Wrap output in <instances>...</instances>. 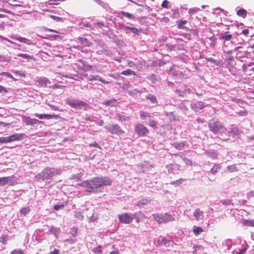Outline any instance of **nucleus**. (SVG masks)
<instances>
[{
  "label": "nucleus",
  "mask_w": 254,
  "mask_h": 254,
  "mask_svg": "<svg viewBox=\"0 0 254 254\" xmlns=\"http://www.w3.org/2000/svg\"><path fill=\"white\" fill-rule=\"evenodd\" d=\"M111 180L108 177H95L91 180H86L78 185L84 188V191L90 193L102 192L104 187L110 186Z\"/></svg>",
  "instance_id": "obj_1"
},
{
  "label": "nucleus",
  "mask_w": 254,
  "mask_h": 254,
  "mask_svg": "<svg viewBox=\"0 0 254 254\" xmlns=\"http://www.w3.org/2000/svg\"><path fill=\"white\" fill-rule=\"evenodd\" d=\"M209 129L213 133L219 135L220 138L223 141H227L229 140V137L223 136L224 133H227V129L223 127L221 123L217 120L210 121L208 123Z\"/></svg>",
  "instance_id": "obj_2"
},
{
  "label": "nucleus",
  "mask_w": 254,
  "mask_h": 254,
  "mask_svg": "<svg viewBox=\"0 0 254 254\" xmlns=\"http://www.w3.org/2000/svg\"><path fill=\"white\" fill-rule=\"evenodd\" d=\"M62 172V171L60 168H46L40 173L38 174L36 177L42 180L50 179L53 176L61 175Z\"/></svg>",
  "instance_id": "obj_3"
},
{
  "label": "nucleus",
  "mask_w": 254,
  "mask_h": 254,
  "mask_svg": "<svg viewBox=\"0 0 254 254\" xmlns=\"http://www.w3.org/2000/svg\"><path fill=\"white\" fill-rule=\"evenodd\" d=\"M153 218L158 223H167L174 220L173 217L168 213L152 214Z\"/></svg>",
  "instance_id": "obj_4"
},
{
  "label": "nucleus",
  "mask_w": 254,
  "mask_h": 254,
  "mask_svg": "<svg viewBox=\"0 0 254 254\" xmlns=\"http://www.w3.org/2000/svg\"><path fill=\"white\" fill-rule=\"evenodd\" d=\"M66 102L71 107L78 109H81L86 105L85 103L78 99L67 98Z\"/></svg>",
  "instance_id": "obj_5"
},
{
  "label": "nucleus",
  "mask_w": 254,
  "mask_h": 254,
  "mask_svg": "<svg viewBox=\"0 0 254 254\" xmlns=\"http://www.w3.org/2000/svg\"><path fill=\"white\" fill-rule=\"evenodd\" d=\"M111 133L115 134H121L124 133V131L118 125H109L104 127Z\"/></svg>",
  "instance_id": "obj_6"
},
{
  "label": "nucleus",
  "mask_w": 254,
  "mask_h": 254,
  "mask_svg": "<svg viewBox=\"0 0 254 254\" xmlns=\"http://www.w3.org/2000/svg\"><path fill=\"white\" fill-rule=\"evenodd\" d=\"M16 183V179L13 176L0 178V185L4 186L8 185L13 186Z\"/></svg>",
  "instance_id": "obj_7"
},
{
  "label": "nucleus",
  "mask_w": 254,
  "mask_h": 254,
  "mask_svg": "<svg viewBox=\"0 0 254 254\" xmlns=\"http://www.w3.org/2000/svg\"><path fill=\"white\" fill-rule=\"evenodd\" d=\"M133 216L131 214L123 213L119 215V219L121 223L125 224H129L133 220Z\"/></svg>",
  "instance_id": "obj_8"
},
{
  "label": "nucleus",
  "mask_w": 254,
  "mask_h": 254,
  "mask_svg": "<svg viewBox=\"0 0 254 254\" xmlns=\"http://www.w3.org/2000/svg\"><path fill=\"white\" fill-rule=\"evenodd\" d=\"M135 130L139 136H145L148 132L147 129L140 124H138L135 126Z\"/></svg>",
  "instance_id": "obj_9"
},
{
  "label": "nucleus",
  "mask_w": 254,
  "mask_h": 254,
  "mask_svg": "<svg viewBox=\"0 0 254 254\" xmlns=\"http://www.w3.org/2000/svg\"><path fill=\"white\" fill-rule=\"evenodd\" d=\"M193 216L197 221H203L205 217L204 212L199 208L195 209L193 213Z\"/></svg>",
  "instance_id": "obj_10"
},
{
  "label": "nucleus",
  "mask_w": 254,
  "mask_h": 254,
  "mask_svg": "<svg viewBox=\"0 0 254 254\" xmlns=\"http://www.w3.org/2000/svg\"><path fill=\"white\" fill-rule=\"evenodd\" d=\"M24 136V134L15 133L10 136L5 137L6 143L10 142L16 140H20L22 139Z\"/></svg>",
  "instance_id": "obj_11"
},
{
  "label": "nucleus",
  "mask_w": 254,
  "mask_h": 254,
  "mask_svg": "<svg viewBox=\"0 0 254 254\" xmlns=\"http://www.w3.org/2000/svg\"><path fill=\"white\" fill-rule=\"evenodd\" d=\"M166 168L168 169L169 173L178 174L180 170V166L178 164H169L166 165Z\"/></svg>",
  "instance_id": "obj_12"
},
{
  "label": "nucleus",
  "mask_w": 254,
  "mask_h": 254,
  "mask_svg": "<svg viewBox=\"0 0 254 254\" xmlns=\"http://www.w3.org/2000/svg\"><path fill=\"white\" fill-rule=\"evenodd\" d=\"M205 105L202 101H196L191 104V108L195 112L204 108Z\"/></svg>",
  "instance_id": "obj_13"
},
{
  "label": "nucleus",
  "mask_w": 254,
  "mask_h": 254,
  "mask_svg": "<svg viewBox=\"0 0 254 254\" xmlns=\"http://www.w3.org/2000/svg\"><path fill=\"white\" fill-rule=\"evenodd\" d=\"M35 81L41 86H46L50 84V81L45 77H36Z\"/></svg>",
  "instance_id": "obj_14"
},
{
  "label": "nucleus",
  "mask_w": 254,
  "mask_h": 254,
  "mask_svg": "<svg viewBox=\"0 0 254 254\" xmlns=\"http://www.w3.org/2000/svg\"><path fill=\"white\" fill-rule=\"evenodd\" d=\"M22 121L25 123L27 125H34L39 122L37 119H31L30 117L25 116L22 117Z\"/></svg>",
  "instance_id": "obj_15"
},
{
  "label": "nucleus",
  "mask_w": 254,
  "mask_h": 254,
  "mask_svg": "<svg viewBox=\"0 0 254 254\" xmlns=\"http://www.w3.org/2000/svg\"><path fill=\"white\" fill-rule=\"evenodd\" d=\"M13 39L21 43H24L29 45L32 44V42L30 40L24 37H22L18 35L14 36L13 37Z\"/></svg>",
  "instance_id": "obj_16"
},
{
  "label": "nucleus",
  "mask_w": 254,
  "mask_h": 254,
  "mask_svg": "<svg viewBox=\"0 0 254 254\" xmlns=\"http://www.w3.org/2000/svg\"><path fill=\"white\" fill-rule=\"evenodd\" d=\"M230 133L233 134L234 137H238L240 135L239 130L237 127H232L231 128L230 131H227V133L224 134H226L227 136H229L228 134H229Z\"/></svg>",
  "instance_id": "obj_17"
},
{
  "label": "nucleus",
  "mask_w": 254,
  "mask_h": 254,
  "mask_svg": "<svg viewBox=\"0 0 254 254\" xmlns=\"http://www.w3.org/2000/svg\"><path fill=\"white\" fill-rule=\"evenodd\" d=\"M88 80H90V81L98 80V81H101V82H102V83H105V84H108V83H110V82H109V81H106V80H104L103 79H102V78H101V77H100L99 76H98V75H97V76L90 75V76L88 77Z\"/></svg>",
  "instance_id": "obj_18"
},
{
  "label": "nucleus",
  "mask_w": 254,
  "mask_h": 254,
  "mask_svg": "<svg viewBox=\"0 0 254 254\" xmlns=\"http://www.w3.org/2000/svg\"><path fill=\"white\" fill-rule=\"evenodd\" d=\"M157 242L159 245H165L166 246H169L170 243H172L171 241L167 240L164 238H162V239H158Z\"/></svg>",
  "instance_id": "obj_19"
},
{
  "label": "nucleus",
  "mask_w": 254,
  "mask_h": 254,
  "mask_svg": "<svg viewBox=\"0 0 254 254\" xmlns=\"http://www.w3.org/2000/svg\"><path fill=\"white\" fill-rule=\"evenodd\" d=\"M34 116L39 118L40 119H46L47 120L53 119L54 117L53 115L49 114H39L37 113L35 114Z\"/></svg>",
  "instance_id": "obj_20"
},
{
  "label": "nucleus",
  "mask_w": 254,
  "mask_h": 254,
  "mask_svg": "<svg viewBox=\"0 0 254 254\" xmlns=\"http://www.w3.org/2000/svg\"><path fill=\"white\" fill-rule=\"evenodd\" d=\"M60 229L59 228L55 227L54 226H51L49 229V231L51 233L55 235L56 238H58V235L60 233Z\"/></svg>",
  "instance_id": "obj_21"
},
{
  "label": "nucleus",
  "mask_w": 254,
  "mask_h": 254,
  "mask_svg": "<svg viewBox=\"0 0 254 254\" xmlns=\"http://www.w3.org/2000/svg\"><path fill=\"white\" fill-rule=\"evenodd\" d=\"M150 200L147 199V198H142L140 200H139L137 202V206H138L139 207H143L144 205H145L147 204L149 202H150Z\"/></svg>",
  "instance_id": "obj_22"
},
{
  "label": "nucleus",
  "mask_w": 254,
  "mask_h": 254,
  "mask_svg": "<svg viewBox=\"0 0 254 254\" xmlns=\"http://www.w3.org/2000/svg\"><path fill=\"white\" fill-rule=\"evenodd\" d=\"M232 37V35L231 34H228V32L220 34V39H223L225 41H229L231 40Z\"/></svg>",
  "instance_id": "obj_23"
},
{
  "label": "nucleus",
  "mask_w": 254,
  "mask_h": 254,
  "mask_svg": "<svg viewBox=\"0 0 254 254\" xmlns=\"http://www.w3.org/2000/svg\"><path fill=\"white\" fill-rule=\"evenodd\" d=\"M203 232L202 228L200 227L193 226V233L195 236H197Z\"/></svg>",
  "instance_id": "obj_24"
},
{
  "label": "nucleus",
  "mask_w": 254,
  "mask_h": 254,
  "mask_svg": "<svg viewBox=\"0 0 254 254\" xmlns=\"http://www.w3.org/2000/svg\"><path fill=\"white\" fill-rule=\"evenodd\" d=\"M146 99L150 101V102L154 104H157V101L156 97L151 94H148L146 96Z\"/></svg>",
  "instance_id": "obj_25"
},
{
  "label": "nucleus",
  "mask_w": 254,
  "mask_h": 254,
  "mask_svg": "<svg viewBox=\"0 0 254 254\" xmlns=\"http://www.w3.org/2000/svg\"><path fill=\"white\" fill-rule=\"evenodd\" d=\"M17 56L22 57L23 59H26L27 60H32L35 61V58L33 56L25 54L19 53L17 55Z\"/></svg>",
  "instance_id": "obj_26"
},
{
  "label": "nucleus",
  "mask_w": 254,
  "mask_h": 254,
  "mask_svg": "<svg viewBox=\"0 0 254 254\" xmlns=\"http://www.w3.org/2000/svg\"><path fill=\"white\" fill-rule=\"evenodd\" d=\"M243 224L247 226L254 227V220L250 219H244Z\"/></svg>",
  "instance_id": "obj_27"
},
{
  "label": "nucleus",
  "mask_w": 254,
  "mask_h": 254,
  "mask_svg": "<svg viewBox=\"0 0 254 254\" xmlns=\"http://www.w3.org/2000/svg\"><path fill=\"white\" fill-rule=\"evenodd\" d=\"M221 169V165L220 164H215L210 170V172L212 174H215Z\"/></svg>",
  "instance_id": "obj_28"
},
{
  "label": "nucleus",
  "mask_w": 254,
  "mask_h": 254,
  "mask_svg": "<svg viewBox=\"0 0 254 254\" xmlns=\"http://www.w3.org/2000/svg\"><path fill=\"white\" fill-rule=\"evenodd\" d=\"M78 40H79V42L83 45H86L88 47H89L91 45V43L88 41L86 38L79 37Z\"/></svg>",
  "instance_id": "obj_29"
},
{
  "label": "nucleus",
  "mask_w": 254,
  "mask_h": 254,
  "mask_svg": "<svg viewBox=\"0 0 254 254\" xmlns=\"http://www.w3.org/2000/svg\"><path fill=\"white\" fill-rule=\"evenodd\" d=\"M237 14L238 16L245 18L247 16V11L245 9L241 8L237 11Z\"/></svg>",
  "instance_id": "obj_30"
},
{
  "label": "nucleus",
  "mask_w": 254,
  "mask_h": 254,
  "mask_svg": "<svg viewBox=\"0 0 254 254\" xmlns=\"http://www.w3.org/2000/svg\"><path fill=\"white\" fill-rule=\"evenodd\" d=\"M228 171L230 173H233L238 171L236 166L235 165H232L228 166L227 167Z\"/></svg>",
  "instance_id": "obj_31"
},
{
  "label": "nucleus",
  "mask_w": 254,
  "mask_h": 254,
  "mask_svg": "<svg viewBox=\"0 0 254 254\" xmlns=\"http://www.w3.org/2000/svg\"><path fill=\"white\" fill-rule=\"evenodd\" d=\"M104 103L106 105L113 106L117 104V102L116 100L113 99L110 100L105 101L104 102Z\"/></svg>",
  "instance_id": "obj_32"
},
{
  "label": "nucleus",
  "mask_w": 254,
  "mask_h": 254,
  "mask_svg": "<svg viewBox=\"0 0 254 254\" xmlns=\"http://www.w3.org/2000/svg\"><path fill=\"white\" fill-rule=\"evenodd\" d=\"M117 117H118V119L122 122L125 121H128L129 120L128 117H127L122 114H119L117 115Z\"/></svg>",
  "instance_id": "obj_33"
},
{
  "label": "nucleus",
  "mask_w": 254,
  "mask_h": 254,
  "mask_svg": "<svg viewBox=\"0 0 254 254\" xmlns=\"http://www.w3.org/2000/svg\"><path fill=\"white\" fill-rule=\"evenodd\" d=\"M74 217L75 218H78L80 220H82L84 218V216L82 215V213L80 211H74Z\"/></svg>",
  "instance_id": "obj_34"
},
{
  "label": "nucleus",
  "mask_w": 254,
  "mask_h": 254,
  "mask_svg": "<svg viewBox=\"0 0 254 254\" xmlns=\"http://www.w3.org/2000/svg\"><path fill=\"white\" fill-rule=\"evenodd\" d=\"M121 74L124 75H134L135 72L133 71L128 69L126 70L123 71L121 72Z\"/></svg>",
  "instance_id": "obj_35"
},
{
  "label": "nucleus",
  "mask_w": 254,
  "mask_h": 254,
  "mask_svg": "<svg viewBox=\"0 0 254 254\" xmlns=\"http://www.w3.org/2000/svg\"><path fill=\"white\" fill-rule=\"evenodd\" d=\"M236 114L239 116L245 117L248 115V112L245 109H243L240 111L236 112Z\"/></svg>",
  "instance_id": "obj_36"
},
{
  "label": "nucleus",
  "mask_w": 254,
  "mask_h": 254,
  "mask_svg": "<svg viewBox=\"0 0 254 254\" xmlns=\"http://www.w3.org/2000/svg\"><path fill=\"white\" fill-rule=\"evenodd\" d=\"M127 30H129L131 32L135 34L138 35L139 34V30L135 27L128 26Z\"/></svg>",
  "instance_id": "obj_37"
},
{
  "label": "nucleus",
  "mask_w": 254,
  "mask_h": 254,
  "mask_svg": "<svg viewBox=\"0 0 254 254\" xmlns=\"http://www.w3.org/2000/svg\"><path fill=\"white\" fill-rule=\"evenodd\" d=\"M79 25L81 28H83V27H84L89 28L90 29H91V30H93L94 29V27H93L92 25H89L88 23L84 22H81Z\"/></svg>",
  "instance_id": "obj_38"
},
{
  "label": "nucleus",
  "mask_w": 254,
  "mask_h": 254,
  "mask_svg": "<svg viewBox=\"0 0 254 254\" xmlns=\"http://www.w3.org/2000/svg\"><path fill=\"white\" fill-rule=\"evenodd\" d=\"M121 14L129 19H131L134 18V16L131 13H129L127 12H125V11H122Z\"/></svg>",
  "instance_id": "obj_39"
},
{
  "label": "nucleus",
  "mask_w": 254,
  "mask_h": 254,
  "mask_svg": "<svg viewBox=\"0 0 254 254\" xmlns=\"http://www.w3.org/2000/svg\"><path fill=\"white\" fill-rule=\"evenodd\" d=\"M8 235H2L0 237V242L3 243L4 244H6L7 241L8 240Z\"/></svg>",
  "instance_id": "obj_40"
},
{
  "label": "nucleus",
  "mask_w": 254,
  "mask_h": 254,
  "mask_svg": "<svg viewBox=\"0 0 254 254\" xmlns=\"http://www.w3.org/2000/svg\"><path fill=\"white\" fill-rule=\"evenodd\" d=\"M186 145L185 143L184 142H182L180 143V144H177V145L176 146V147L180 150H182L183 149H186Z\"/></svg>",
  "instance_id": "obj_41"
},
{
  "label": "nucleus",
  "mask_w": 254,
  "mask_h": 254,
  "mask_svg": "<svg viewBox=\"0 0 254 254\" xmlns=\"http://www.w3.org/2000/svg\"><path fill=\"white\" fill-rule=\"evenodd\" d=\"M169 3V2L168 0H163V1L162 3L161 6L163 8H166L168 9V8H170L168 5Z\"/></svg>",
  "instance_id": "obj_42"
},
{
  "label": "nucleus",
  "mask_w": 254,
  "mask_h": 254,
  "mask_svg": "<svg viewBox=\"0 0 254 254\" xmlns=\"http://www.w3.org/2000/svg\"><path fill=\"white\" fill-rule=\"evenodd\" d=\"M30 211V209L28 207H24L20 210V212L23 214H26Z\"/></svg>",
  "instance_id": "obj_43"
},
{
  "label": "nucleus",
  "mask_w": 254,
  "mask_h": 254,
  "mask_svg": "<svg viewBox=\"0 0 254 254\" xmlns=\"http://www.w3.org/2000/svg\"><path fill=\"white\" fill-rule=\"evenodd\" d=\"M187 22V20L181 21L180 23L178 24V27L180 29H184L185 27L184 26V24H186Z\"/></svg>",
  "instance_id": "obj_44"
},
{
  "label": "nucleus",
  "mask_w": 254,
  "mask_h": 254,
  "mask_svg": "<svg viewBox=\"0 0 254 254\" xmlns=\"http://www.w3.org/2000/svg\"><path fill=\"white\" fill-rule=\"evenodd\" d=\"M10 254H24L23 251L21 250H15L12 251Z\"/></svg>",
  "instance_id": "obj_45"
},
{
  "label": "nucleus",
  "mask_w": 254,
  "mask_h": 254,
  "mask_svg": "<svg viewBox=\"0 0 254 254\" xmlns=\"http://www.w3.org/2000/svg\"><path fill=\"white\" fill-rule=\"evenodd\" d=\"M140 116L142 120H145L149 117V114L146 112H142L140 114Z\"/></svg>",
  "instance_id": "obj_46"
},
{
  "label": "nucleus",
  "mask_w": 254,
  "mask_h": 254,
  "mask_svg": "<svg viewBox=\"0 0 254 254\" xmlns=\"http://www.w3.org/2000/svg\"><path fill=\"white\" fill-rule=\"evenodd\" d=\"M200 9L199 8H196V7H194V8H190V10H189V13L190 14H194L195 12H196V11H197L198 10H199Z\"/></svg>",
  "instance_id": "obj_47"
},
{
  "label": "nucleus",
  "mask_w": 254,
  "mask_h": 254,
  "mask_svg": "<svg viewBox=\"0 0 254 254\" xmlns=\"http://www.w3.org/2000/svg\"><path fill=\"white\" fill-rule=\"evenodd\" d=\"M0 75H5L8 78H12V79H13V77L12 76V75L10 74L8 72H1Z\"/></svg>",
  "instance_id": "obj_48"
},
{
  "label": "nucleus",
  "mask_w": 254,
  "mask_h": 254,
  "mask_svg": "<svg viewBox=\"0 0 254 254\" xmlns=\"http://www.w3.org/2000/svg\"><path fill=\"white\" fill-rule=\"evenodd\" d=\"M191 92V90L190 88H187L186 86L184 87L183 90V94L184 95H187Z\"/></svg>",
  "instance_id": "obj_49"
},
{
  "label": "nucleus",
  "mask_w": 254,
  "mask_h": 254,
  "mask_svg": "<svg viewBox=\"0 0 254 254\" xmlns=\"http://www.w3.org/2000/svg\"><path fill=\"white\" fill-rule=\"evenodd\" d=\"M69 233L73 236H75L77 233V230L76 228H73L70 230Z\"/></svg>",
  "instance_id": "obj_50"
},
{
  "label": "nucleus",
  "mask_w": 254,
  "mask_h": 254,
  "mask_svg": "<svg viewBox=\"0 0 254 254\" xmlns=\"http://www.w3.org/2000/svg\"><path fill=\"white\" fill-rule=\"evenodd\" d=\"M64 207V205L62 204L60 205H56L54 207V209L55 210H59L60 209L63 208Z\"/></svg>",
  "instance_id": "obj_51"
},
{
  "label": "nucleus",
  "mask_w": 254,
  "mask_h": 254,
  "mask_svg": "<svg viewBox=\"0 0 254 254\" xmlns=\"http://www.w3.org/2000/svg\"><path fill=\"white\" fill-rule=\"evenodd\" d=\"M102 251V248L100 246H98L94 248L93 250V252L96 254L100 253Z\"/></svg>",
  "instance_id": "obj_52"
},
{
  "label": "nucleus",
  "mask_w": 254,
  "mask_h": 254,
  "mask_svg": "<svg viewBox=\"0 0 254 254\" xmlns=\"http://www.w3.org/2000/svg\"><path fill=\"white\" fill-rule=\"evenodd\" d=\"M50 17L54 20H56V21H61L62 18L60 17L55 16V15H50Z\"/></svg>",
  "instance_id": "obj_53"
},
{
  "label": "nucleus",
  "mask_w": 254,
  "mask_h": 254,
  "mask_svg": "<svg viewBox=\"0 0 254 254\" xmlns=\"http://www.w3.org/2000/svg\"><path fill=\"white\" fill-rule=\"evenodd\" d=\"M221 202L222 204L224 205H230L232 203L231 200H221Z\"/></svg>",
  "instance_id": "obj_54"
},
{
  "label": "nucleus",
  "mask_w": 254,
  "mask_h": 254,
  "mask_svg": "<svg viewBox=\"0 0 254 254\" xmlns=\"http://www.w3.org/2000/svg\"><path fill=\"white\" fill-rule=\"evenodd\" d=\"M119 27L120 29L123 30H126V31H127V29L128 28L127 26H126L125 25L123 24H119ZM126 32L127 33V31H126Z\"/></svg>",
  "instance_id": "obj_55"
},
{
  "label": "nucleus",
  "mask_w": 254,
  "mask_h": 254,
  "mask_svg": "<svg viewBox=\"0 0 254 254\" xmlns=\"http://www.w3.org/2000/svg\"><path fill=\"white\" fill-rule=\"evenodd\" d=\"M89 146H92V147H97V148H101V146L99 144H98L96 142H94L93 143H90L89 144Z\"/></svg>",
  "instance_id": "obj_56"
},
{
  "label": "nucleus",
  "mask_w": 254,
  "mask_h": 254,
  "mask_svg": "<svg viewBox=\"0 0 254 254\" xmlns=\"http://www.w3.org/2000/svg\"><path fill=\"white\" fill-rule=\"evenodd\" d=\"M149 125L150 126L152 127L153 128H155L156 127V123L154 121H150L149 122Z\"/></svg>",
  "instance_id": "obj_57"
},
{
  "label": "nucleus",
  "mask_w": 254,
  "mask_h": 254,
  "mask_svg": "<svg viewBox=\"0 0 254 254\" xmlns=\"http://www.w3.org/2000/svg\"><path fill=\"white\" fill-rule=\"evenodd\" d=\"M8 61V60H7L4 57L0 55V63H4Z\"/></svg>",
  "instance_id": "obj_58"
},
{
  "label": "nucleus",
  "mask_w": 254,
  "mask_h": 254,
  "mask_svg": "<svg viewBox=\"0 0 254 254\" xmlns=\"http://www.w3.org/2000/svg\"><path fill=\"white\" fill-rule=\"evenodd\" d=\"M183 160L186 164L188 165H191V161L190 160L187 159V158H184V159H183Z\"/></svg>",
  "instance_id": "obj_59"
},
{
  "label": "nucleus",
  "mask_w": 254,
  "mask_h": 254,
  "mask_svg": "<svg viewBox=\"0 0 254 254\" xmlns=\"http://www.w3.org/2000/svg\"><path fill=\"white\" fill-rule=\"evenodd\" d=\"M209 156L212 158H216L217 155L216 152L212 151L211 153H209Z\"/></svg>",
  "instance_id": "obj_60"
},
{
  "label": "nucleus",
  "mask_w": 254,
  "mask_h": 254,
  "mask_svg": "<svg viewBox=\"0 0 254 254\" xmlns=\"http://www.w3.org/2000/svg\"><path fill=\"white\" fill-rule=\"evenodd\" d=\"M166 115L167 116H169L171 118H172L173 120H175V116H174V115L173 113L171 112V113H168V112H166Z\"/></svg>",
  "instance_id": "obj_61"
},
{
  "label": "nucleus",
  "mask_w": 254,
  "mask_h": 254,
  "mask_svg": "<svg viewBox=\"0 0 254 254\" xmlns=\"http://www.w3.org/2000/svg\"><path fill=\"white\" fill-rule=\"evenodd\" d=\"M209 40L212 42V45H214L216 43V38L214 37L209 38Z\"/></svg>",
  "instance_id": "obj_62"
},
{
  "label": "nucleus",
  "mask_w": 254,
  "mask_h": 254,
  "mask_svg": "<svg viewBox=\"0 0 254 254\" xmlns=\"http://www.w3.org/2000/svg\"><path fill=\"white\" fill-rule=\"evenodd\" d=\"M50 254H60V252L58 250L55 249L53 251L51 252Z\"/></svg>",
  "instance_id": "obj_63"
},
{
  "label": "nucleus",
  "mask_w": 254,
  "mask_h": 254,
  "mask_svg": "<svg viewBox=\"0 0 254 254\" xmlns=\"http://www.w3.org/2000/svg\"><path fill=\"white\" fill-rule=\"evenodd\" d=\"M110 254H120V252L117 250H114L110 253Z\"/></svg>",
  "instance_id": "obj_64"
}]
</instances>
